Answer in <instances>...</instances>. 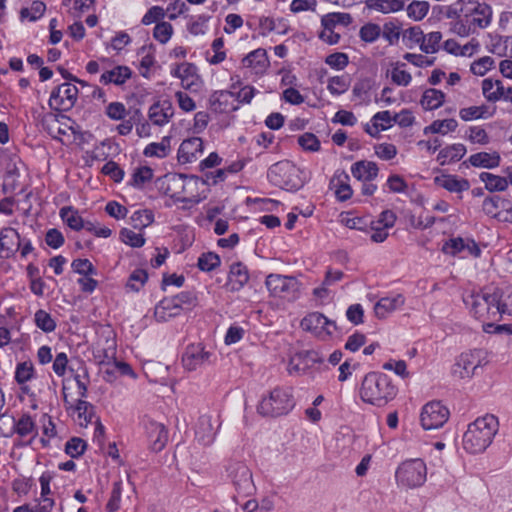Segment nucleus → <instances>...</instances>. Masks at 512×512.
<instances>
[{"label":"nucleus","mask_w":512,"mask_h":512,"mask_svg":"<svg viewBox=\"0 0 512 512\" xmlns=\"http://www.w3.org/2000/svg\"><path fill=\"white\" fill-rule=\"evenodd\" d=\"M463 302L470 314L486 324H493L504 314H512V286H488L481 290L467 289Z\"/></svg>","instance_id":"1"},{"label":"nucleus","mask_w":512,"mask_h":512,"mask_svg":"<svg viewBox=\"0 0 512 512\" xmlns=\"http://www.w3.org/2000/svg\"><path fill=\"white\" fill-rule=\"evenodd\" d=\"M397 388L391 378L381 372H369L361 381L359 396L367 404L377 407L386 405L394 399Z\"/></svg>","instance_id":"2"},{"label":"nucleus","mask_w":512,"mask_h":512,"mask_svg":"<svg viewBox=\"0 0 512 512\" xmlns=\"http://www.w3.org/2000/svg\"><path fill=\"white\" fill-rule=\"evenodd\" d=\"M498 431V420L487 414L470 423L463 435V448L468 453L477 454L485 451Z\"/></svg>","instance_id":"3"},{"label":"nucleus","mask_w":512,"mask_h":512,"mask_svg":"<svg viewBox=\"0 0 512 512\" xmlns=\"http://www.w3.org/2000/svg\"><path fill=\"white\" fill-rule=\"evenodd\" d=\"M295 404L292 388L276 387L261 397L257 411L263 416L278 417L292 411Z\"/></svg>","instance_id":"4"},{"label":"nucleus","mask_w":512,"mask_h":512,"mask_svg":"<svg viewBox=\"0 0 512 512\" xmlns=\"http://www.w3.org/2000/svg\"><path fill=\"white\" fill-rule=\"evenodd\" d=\"M267 178L274 186L287 191H297L306 182L304 172L288 160L273 164L268 169Z\"/></svg>","instance_id":"5"},{"label":"nucleus","mask_w":512,"mask_h":512,"mask_svg":"<svg viewBox=\"0 0 512 512\" xmlns=\"http://www.w3.org/2000/svg\"><path fill=\"white\" fill-rule=\"evenodd\" d=\"M427 480V466L420 458L401 462L395 471V482L402 489H416Z\"/></svg>","instance_id":"6"},{"label":"nucleus","mask_w":512,"mask_h":512,"mask_svg":"<svg viewBox=\"0 0 512 512\" xmlns=\"http://www.w3.org/2000/svg\"><path fill=\"white\" fill-rule=\"evenodd\" d=\"M488 352L484 349H473L461 353L452 367V374L460 379H470L480 367L488 363Z\"/></svg>","instance_id":"7"},{"label":"nucleus","mask_w":512,"mask_h":512,"mask_svg":"<svg viewBox=\"0 0 512 512\" xmlns=\"http://www.w3.org/2000/svg\"><path fill=\"white\" fill-rule=\"evenodd\" d=\"M93 345V359L98 366H109L116 361L117 342L113 330L109 327L98 331Z\"/></svg>","instance_id":"8"},{"label":"nucleus","mask_w":512,"mask_h":512,"mask_svg":"<svg viewBox=\"0 0 512 512\" xmlns=\"http://www.w3.org/2000/svg\"><path fill=\"white\" fill-rule=\"evenodd\" d=\"M227 472L237 493L233 496V501L239 504V497L250 496L255 491L252 473L249 467L242 462L230 464Z\"/></svg>","instance_id":"9"},{"label":"nucleus","mask_w":512,"mask_h":512,"mask_svg":"<svg viewBox=\"0 0 512 512\" xmlns=\"http://www.w3.org/2000/svg\"><path fill=\"white\" fill-rule=\"evenodd\" d=\"M301 328L320 340L332 339L337 331L335 321L327 318L320 312H310L300 322Z\"/></svg>","instance_id":"10"},{"label":"nucleus","mask_w":512,"mask_h":512,"mask_svg":"<svg viewBox=\"0 0 512 512\" xmlns=\"http://www.w3.org/2000/svg\"><path fill=\"white\" fill-rule=\"evenodd\" d=\"M265 284L270 296L276 299L291 302L298 298L299 285L292 277L270 274Z\"/></svg>","instance_id":"11"},{"label":"nucleus","mask_w":512,"mask_h":512,"mask_svg":"<svg viewBox=\"0 0 512 512\" xmlns=\"http://www.w3.org/2000/svg\"><path fill=\"white\" fill-rule=\"evenodd\" d=\"M448 408L440 401L426 403L420 412V424L425 430L441 428L449 419Z\"/></svg>","instance_id":"12"},{"label":"nucleus","mask_w":512,"mask_h":512,"mask_svg":"<svg viewBox=\"0 0 512 512\" xmlns=\"http://www.w3.org/2000/svg\"><path fill=\"white\" fill-rule=\"evenodd\" d=\"M220 427L221 421L219 416H212L208 414L200 416L195 430L196 442L204 447L212 445L217 437Z\"/></svg>","instance_id":"13"},{"label":"nucleus","mask_w":512,"mask_h":512,"mask_svg":"<svg viewBox=\"0 0 512 512\" xmlns=\"http://www.w3.org/2000/svg\"><path fill=\"white\" fill-rule=\"evenodd\" d=\"M78 88L71 83L58 85L51 93L49 105L59 111L70 110L77 101Z\"/></svg>","instance_id":"14"},{"label":"nucleus","mask_w":512,"mask_h":512,"mask_svg":"<svg viewBox=\"0 0 512 512\" xmlns=\"http://www.w3.org/2000/svg\"><path fill=\"white\" fill-rule=\"evenodd\" d=\"M189 295L181 293L172 298L161 300L154 309V316L158 322H166L181 314L182 305L188 301Z\"/></svg>","instance_id":"15"},{"label":"nucleus","mask_w":512,"mask_h":512,"mask_svg":"<svg viewBox=\"0 0 512 512\" xmlns=\"http://www.w3.org/2000/svg\"><path fill=\"white\" fill-rule=\"evenodd\" d=\"M213 353L205 348L201 343L187 346L183 356L182 363L185 369L194 371L211 362Z\"/></svg>","instance_id":"16"},{"label":"nucleus","mask_w":512,"mask_h":512,"mask_svg":"<svg viewBox=\"0 0 512 512\" xmlns=\"http://www.w3.org/2000/svg\"><path fill=\"white\" fill-rule=\"evenodd\" d=\"M146 442L152 452H160L168 441V431L162 423L148 420L144 424Z\"/></svg>","instance_id":"17"},{"label":"nucleus","mask_w":512,"mask_h":512,"mask_svg":"<svg viewBox=\"0 0 512 512\" xmlns=\"http://www.w3.org/2000/svg\"><path fill=\"white\" fill-rule=\"evenodd\" d=\"M64 404L66 410L78 425L86 427L92 422L94 418V407L89 402L79 399L73 404L69 401L67 395L64 394Z\"/></svg>","instance_id":"18"},{"label":"nucleus","mask_w":512,"mask_h":512,"mask_svg":"<svg viewBox=\"0 0 512 512\" xmlns=\"http://www.w3.org/2000/svg\"><path fill=\"white\" fill-rule=\"evenodd\" d=\"M442 252L454 256L459 253H466L471 256H478L480 248L477 243L470 238L456 237L446 241L442 246Z\"/></svg>","instance_id":"19"},{"label":"nucleus","mask_w":512,"mask_h":512,"mask_svg":"<svg viewBox=\"0 0 512 512\" xmlns=\"http://www.w3.org/2000/svg\"><path fill=\"white\" fill-rule=\"evenodd\" d=\"M405 304V297L400 293H390L380 298L374 305L377 318L384 319Z\"/></svg>","instance_id":"20"},{"label":"nucleus","mask_w":512,"mask_h":512,"mask_svg":"<svg viewBox=\"0 0 512 512\" xmlns=\"http://www.w3.org/2000/svg\"><path fill=\"white\" fill-rule=\"evenodd\" d=\"M480 5L481 3L476 0H457L455 3L448 6L445 15L447 18L471 20V16L477 12Z\"/></svg>","instance_id":"21"},{"label":"nucleus","mask_w":512,"mask_h":512,"mask_svg":"<svg viewBox=\"0 0 512 512\" xmlns=\"http://www.w3.org/2000/svg\"><path fill=\"white\" fill-rule=\"evenodd\" d=\"M249 280V272L245 265L237 262L231 265L226 286L232 292L241 290Z\"/></svg>","instance_id":"22"},{"label":"nucleus","mask_w":512,"mask_h":512,"mask_svg":"<svg viewBox=\"0 0 512 512\" xmlns=\"http://www.w3.org/2000/svg\"><path fill=\"white\" fill-rule=\"evenodd\" d=\"M173 115L174 110L169 101L156 102L149 108V119L153 124L158 126H163L168 123Z\"/></svg>","instance_id":"23"},{"label":"nucleus","mask_w":512,"mask_h":512,"mask_svg":"<svg viewBox=\"0 0 512 512\" xmlns=\"http://www.w3.org/2000/svg\"><path fill=\"white\" fill-rule=\"evenodd\" d=\"M203 150V141L199 137L184 140L178 149V159L183 163L191 162L198 152Z\"/></svg>","instance_id":"24"},{"label":"nucleus","mask_w":512,"mask_h":512,"mask_svg":"<svg viewBox=\"0 0 512 512\" xmlns=\"http://www.w3.org/2000/svg\"><path fill=\"white\" fill-rule=\"evenodd\" d=\"M378 166L371 161H358L351 167L352 175L360 181L370 182L378 175Z\"/></svg>","instance_id":"25"},{"label":"nucleus","mask_w":512,"mask_h":512,"mask_svg":"<svg viewBox=\"0 0 512 512\" xmlns=\"http://www.w3.org/2000/svg\"><path fill=\"white\" fill-rule=\"evenodd\" d=\"M244 67H251L256 73H261L269 66V60L265 49H256L242 59Z\"/></svg>","instance_id":"26"},{"label":"nucleus","mask_w":512,"mask_h":512,"mask_svg":"<svg viewBox=\"0 0 512 512\" xmlns=\"http://www.w3.org/2000/svg\"><path fill=\"white\" fill-rule=\"evenodd\" d=\"M37 372L35 370V366L31 360H25L18 362L14 371V379L18 385L22 388L28 382L36 379Z\"/></svg>","instance_id":"27"},{"label":"nucleus","mask_w":512,"mask_h":512,"mask_svg":"<svg viewBox=\"0 0 512 512\" xmlns=\"http://www.w3.org/2000/svg\"><path fill=\"white\" fill-rule=\"evenodd\" d=\"M132 75L127 66H116L112 70L104 72L100 77V82L104 85L113 83L115 85L124 84Z\"/></svg>","instance_id":"28"},{"label":"nucleus","mask_w":512,"mask_h":512,"mask_svg":"<svg viewBox=\"0 0 512 512\" xmlns=\"http://www.w3.org/2000/svg\"><path fill=\"white\" fill-rule=\"evenodd\" d=\"M501 161L500 154L498 152L488 153L479 152L472 154L469 157V163L474 167H483L492 169L498 167Z\"/></svg>","instance_id":"29"},{"label":"nucleus","mask_w":512,"mask_h":512,"mask_svg":"<svg viewBox=\"0 0 512 512\" xmlns=\"http://www.w3.org/2000/svg\"><path fill=\"white\" fill-rule=\"evenodd\" d=\"M435 183L449 192H462L469 189L470 184L466 179H458L452 175L435 177Z\"/></svg>","instance_id":"30"},{"label":"nucleus","mask_w":512,"mask_h":512,"mask_svg":"<svg viewBox=\"0 0 512 512\" xmlns=\"http://www.w3.org/2000/svg\"><path fill=\"white\" fill-rule=\"evenodd\" d=\"M248 331V321L233 322L224 335V344L227 346L240 342Z\"/></svg>","instance_id":"31"},{"label":"nucleus","mask_w":512,"mask_h":512,"mask_svg":"<svg viewBox=\"0 0 512 512\" xmlns=\"http://www.w3.org/2000/svg\"><path fill=\"white\" fill-rule=\"evenodd\" d=\"M445 101V94L437 89L429 88L424 91L420 104L425 110L438 109Z\"/></svg>","instance_id":"32"},{"label":"nucleus","mask_w":512,"mask_h":512,"mask_svg":"<svg viewBox=\"0 0 512 512\" xmlns=\"http://www.w3.org/2000/svg\"><path fill=\"white\" fill-rule=\"evenodd\" d=\"M466 154V147L463 144H453L442 149L438 154V161L440 165H445L448 162H456L464 157Z\"/></svg>","instance_id":"33"},{"label":"nucleus","mask_w":512,"mask_h":512,"mask_svg":"<svg viewBox=\"0 0 512 512\" xmlns=\"http://www.w3.org/2000/svg\"><path fill=\"white\" fill-rule=\"evenodd\" d=\"M366 6L384 14L397 12L404 8L403 0H367Z\"/></svg>","instance_id":"34"},{"label":"nucleus","mask_w":512,"mask_h":512,"mask_svg":"<svg viewBox=\"0 0 512 512\" xmlns=\"http://www.w3.org/2000/svg\"><path fill=\"white\" fill-rule=\"evenodd\" d=\"M170 142L171 138L169 136H165L162 138L161 142H153L147 145L143 151V154L146 157L164 158L169 154L171 150Z\"/></svg>","instance_id":"35"},{"label":"nucleus","mask_w":512,"mask_h":512,"mask_svg":"<svg viewBox=\"0 0 512 512\" xmlns=\"http://www.w3.org/2000/svg\"><path fill=\"white\" fill-rule=\"evenodd\" d=\"M14 431L21 437L33 438L36 435L34 419L28 414H23L17 421H15Z\"/></svg>","instance_id":"36"},{"label":"nucleus","mask_w":512,"mask_h":512,"mask_svg":"<svg viewBox=\"0 0 512 512\" xmlns=\"http://www.w3.org/2000/svg\"><path fill=\"white\" fill-rule=\"evenodd\" d=\"M470 23L475 28L484 29L486 28L492 19V9L489 5L481 3L478 7L477 12L470 18Z\"/></svg>","instance_id":"37"},{"label":"nucleus","mask_w":512,"mask_h":512,"mask_svg":"<svg viewBox=\"0 0 512 512\" xmlns=\"http://www.w3.org/2000/svg\"><path fill=\"white\" fill-rule=\"evenodd\" d=\"M480 180L485 183L486 189L491 192L504 191L508 187V180L505 177L492 173L482 172L480 174Z\"/></svg>","instance_id":"38"},{"label":"nucleus","mask_w":512,"mask_h":512,"mask_svg":"<svg viewBox=\"0 0 512 512\" xmlns=\"http://www.w3.org/2000/svg\"><path fill=\"white\" fill-rule=\"evenodd\" d=\"M309 353L300 352L295 353L290 357L288 362L287 370L290 374H301L304 373L308 369V360Z\"/></svg>","instance_id":"39"},{"label":"nucleus","mask_w":512,"mask_h":512,"mask_svg":"<svg viewBox=\"0 0 512 512\" xmlns=\"http://www.w3.org/2000/svg\"><path fill=\"white\" fill-rule=\"evenodd\" d=\"M148 280V273L142 268L135 269L129 276L126 289L132 292H139Z\"/></svg>","instance_id":"40"},{"label":"nucleus","mask_w":512,"mask_h":512,"mask_svg":"<svg viewBox=\"0 0 512 512\" xmlns=\"http://www.w3.org/2000/svg\"><path fill=\"white\" fill-rule=\"evenodd\" d=\"M353 18L348 13H328L321 19L324 28H334L337 24L348 26L352 23Z\"/></svg>","instance_id":"41"},{"label":"nucleus","mask_w":512,"mask_h":512,"mask_svg":"<svg viewBox=\"0 0 512 512\" xmlns=\"http://www.w3.org/2000/svg\"><path fill=\"white\" fill-rule=\"evenodd\" d=\"M458 123L455 119H444V120H435L431 123V125L427 126L424 129V133H439L446 134L447 132H453L456 130Z\"/></svg>","instance_id":"42"},{"label":"nucleus","mask_w":512,"mask_h":512,"mask_svg":"<svg viewBox=\"0 0 512 512\" xmlns=\"http://www.w3.org/2000/svg\"><path fill=\"white\" fill-rule=\"evenodd\" d=\"M11 237L5 235L0 238V251H6V256L14 254L22 245L19 234L11 229Z\"/></svg>","instance_id":"43"},{"label":"nucleus","mask_w":512,"mask_h":512,"mask_svg":"<svg viewBox=\"0 0 512 512\" xmlns=\"http://www.w3.org/2000/svg\"><path fill=\"white\" fill-rule=\"evenodd\" d=\"M62 220L74 230H80L84 227V221L76 210L72 207H63L60 210Z\"/></svg>","instance_id":"44"},{"label":"nucleus","mask_w":512,"mask_h":512,"mask_svg":"<svg viewBox=\"0 0 512 512\" xmlns=\"http://www.w3.org/2000/svg\"><path fill=\"white\" fill-rule=\"evenodd\" d=\"M122 492H123L122 480L115 481L112 486L110 497L106 504V510L108 512H116L120 509Z\"/></svg>","instance_id":"45"},{"label":"nucleus","mask_w":512,"mask_h":512,"mask_svg":"<svg viewBox=\"0 0 512 512\" xmlns=\"http://www.w3.org/2000/svg\"><path fill=\"white\" fill-rule=\"evenodd\" d=\"M34 322L39 329L46 333H50L56 328L55 320L47 311L42 309L35 312Z\"/></svg>","instance_id":"46"},{"label":"nucleus","mask_w":512,"mask_h":512,"mask_svg":"<svg viewBox=\"0 0 512 512\" xmlns=\"http://www.w3.org/2000/svg\"><path fill=\"white\" fill-rule=\"evenodd\" d=\"M131 224L135 229H143L154 221V215L151 210H139L132 214Z\"/></svg>","instance_id":"47"},{"label":"nucleus","mask_w":512,"mask_h":512,"mask_svg":"<svg viewBox=\"0 0 512 512\" xmlns=\"http://www.w3.org/2000/svg\"><path fill=\"white\" fill-rule=\"evenodd\" d=\"M441 39L442 34L439 31H434L427 35H423L420 49L427 54L435 53L439 49V43Z\"/></svg>","instance_id":"48"},{"label":"nucleus","mask_w":512,"mask_h":512,"mask_svg":"<svg viewBox=\"0 0 512 512\" xmlns=\"http://www.w3.org/2000/svg\"><path fill=\"white\" fill-rule=\"evenodd\" d=\"M382 28L375 23H367L359 30V37L366 43L375 42L381 35Z\"/></svg>","instance_id":"49"},{"label":"nucleus","mask_w":512,"mask_h":512,"mask_svg":"<svg viewBox=\"0 0 512 512\" xmlns=\"http://www.w3.org/2000/svg\"><path fill=\"white\" fill-rule=\"evenodd\" d=\"M429 7L426 1H413L407 7V14L413 20L420 21L427 15Z\"/></svg>","instance_id":"50"},{"label":"nucleus","mask_w":512,"mask_h":512,"mask_svg":"<svg viewBox=\"0 0 512 512\" xmlns=\"http://www.w3.org/2000/svg\"><path fill=\"white\" fill-rule=\"evenodd\" d=\"M153 177V170L148 166H142L135 169L130 184L134 187L141 188L145 183L149 182Z\"/></svg>","instance_id":"51"},{"label":"nucleus","mask_w":512,"mask_h":512,"mask_svg":"<svg viewBox=\"0 0 512 512\" xmlns=\"http://www.w3.org/2000/svg\"><path fill=\"white\" fill-rule=\"evenodd\" d=\"M401 27L396 22L390 21L383 25L381 31L382 37L390 44L394 45L398 43L400 38Z\"/></svg>","instance_id":"52"},{"label":"nucleus","mask_w":512,"mask_h":512,"mask_svg":"<svg viewBox=\"0 0 512 512\" xmlns=\"http://www.w3.org/2000/svg\"><path fill=\"white\" fill-rule=\"evenodd\" d=\"M173 34V26L169 22H158L153 30V37L162 44L168 42Z\"/></svg>","instance_id":"53"},{"label":"nucleus","mask_w":512,"mask_h":512,"mask_svg":"<svg viewBox=\"0 0 512 512\" xmlns=\"http://www.w3.org/2000/svg\"><path fill=\"white\" fill-rule=\"evenodd\" d=\"M120 239L123 243L131 247H141L145 243V239L142 234L136 233L128 228H123L120 231Z\"/></svg>","instance_id":"54"},{"label":"nucleus","mask_w":512,"mask_h":512,"mask_svg":"<svg viewBox=\"0 0 512 512\" xmlns=\"http://www.w3.org/2000/svg\"><path fill=\"white\" fill-rule=\"evenodd\" d=\"M487 109L488 107L486 105L470 106L467 108L460 109L459 116L463 121L485 118V113L487 112Z\"/></svg>","instance_id":"55"},{"label":"nucleus","mask_w":512,"mask_h":512,"mask_svg":"<svg viewBox=\"0 0 512 512\" xmlns=\"http://www.w3.org/2000/svg\"><path fill=\"white\" fill-rule=\"evenodd\" d=\"M87 444L81 439L74 437L67 441L65 445V452L72 458L80 457L86 450Z\"/></svg>","instance_id":"56"},{"label":"nucleus","mask_w":512,"mask_h":512,"mask_svg":"<svg viewBox=\"0 0 512 512\" xmlns=\"http://www.w3.org/2000/svg\"><path fill=\"white\" fill-rule=\"evenodd\" d=\"M330 285H325V282L313 289V297L317 305H326L333 298V292L329 288Z\"/></svg>","instance_id":"57"},{"label":"nucleus","mask_w":512,"mask_h":512,"mask_svg":"<svg viewBox=\"0 0 512 512\" xmlns=\"http://www.w3.org/2000/svg\"><path fill=\"white\" fill-rule=\"evenodd\" d=\"M298 144L306 151L316 152L320 149V141L316 135L306 132L298 137Z\"/></svg>","instance_id":"58"},{"label":"nucleus","mask_w":512,"mask_h":512,"mask_svg":"<svg viewBox=\"0 0 512 512\" xmlns=\"http://www.w3.org/2000/svg\"><path fill=\"white\" fill-rule=\"evenodd\" d=\"M73 270L80 275H97V270L88 258H76L72 262Z\"/></svg>","instance_id":"59"},{"label":"nucleus","mask_w":512,"mask_h":512,"mask_svg":"<svg viewBox=\"0 0 512 512\" xmlns=\"http://www.w3.org/2000/svg\"><path fill=\"white\" fill-rule=\"evenodd\" d=\"M399 65L404 66V63H396V66L391 70V80L398 86H408L412 80V76L405 70L399 69Z\"/></svg>","instance_id":"60"},{"label":"nucleus","mask_w":512,"mask_h":512,"mask_svg":"<svg viewBox=\"0 0 512 512\" xmlns=\"http://www.w3.org/2000/svg\"><path fill=\"white\" fill-rule=\"evenodd\" d=\"M349 82L344 76L331 77L328 81V90L334 95H340L347 91Z\"/></svg>","instance_id":"61"},{"label":"nucleus","mask_w":512,"mask_h":512,"mask_svg":"<svg viewBox=\"0 0 512 512\" xmlns=\"http://www.w3.org/2000/svg\"><path fill=\"white\" fill-rule=\"evenodd\" d=\"M493 64H494V60L491 57H489V56L482 57L472 63L471 72L474 75L483 76V75H485V73L488 70H490L492 68Z\"/></svg>","instance_id":"62"},{"label":"nucleus","mask_w":512,"mask_h":512,"mask_svg":"<svg viewBox=\"0 0 512 512\" xmlns=\"http://www.w3.org/2000/svg\"><path fill=\"white\" fill-rule=\"evenodd\" d=\"M382 368L387 371H393L402 378L408 377L407 365L403 360H389L382 365Z\"/></svg>","instance_id":"63"},{"label":"nucleus","mask_w":512,"mask_h":512,"mask_svg":"<svg viewBox=\"0 0 512 512\" xmlns=\"http://www.w3.org/2000/svg\"><path fill=\"white\" fill-rule=\"evenodd\" d=\"M346 317L354 325L363 323L364 309L361 304H352L346 310Z\"/></svg>","instance_id":"64"}]
</instances>
